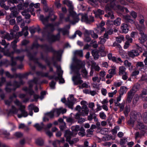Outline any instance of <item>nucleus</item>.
<instances>
[{
	"instance_id": "f257e3e1",
	"label": "nucleus",
	"mask_w": 147,
	"mask_h": 147,
	"mask_svg": "<svg viewBox=\"0 0 147 147\" xmlns=\"http://www.w3.org/2000/svg\"><path fill=\"white\" fill-rule=\"evenodd\" d=\"M84 66V65L80 60L76 61L71 65L70 68L75 74L72 77V78L75 85L81 84L83 82L81 79L79 70L81 67Z\"/></svg>"
},
{
	"instance_id": "f03ea898",
	"label": "nucleus",
	"mask_w": 147,
	"mask_h": 147,
	"mask_svg": "<svg viewBox=\"0 0 147 147\" xmlns=\"http://www.w3.org/2000/svg\"><path fill=\"white\" fill-rule=\"evenodd\" d=\"M40 47H41L42 49L46 52H53L54 54V58L56 57V58L58 59V57L60 55V51H55L51 45H40L37 42H35L32 45L31 49H33L34 48H37Z\"/></svg>"
},
{
	"instance_id": "7ed1b4c3",
	"label": "nucleus",
	"mask_w": 147,
	"mask_h": 147,
	"mask_svg": "<svg viewBox=\"0 0 147 147\" xmlns=\"http://www.w3.org/2000/svg\"><path fill=\"white\" fill-rule=\"evenodd\" d=\"M38 80L36 78H34L32 80L28 82L29 87H24L23 90L26 92H28V93L30 95H34V98L35 99H37L39 97L38 95L34 94V92L32 90V88L33 86V84H37Z\"/></svg>"
},
{
	"instance_id": "20e7f679",
	"label": "nucleus",
	"mask_w": 147,
	"mask_h": 147,
	"mask_svg": "<svg viewBox=\"0 0 147 147\" xmlns=\"http://www.w3.org/2000/svg\"><path fill=\"white\" fill-rule=\"evenodd\" d=\"M57 30L59 32V33L56 35L51 34L47 36L48 40L49 42H53L59 40L60 36V32H62L63 35L67 34L68 32L67 30H66L65 28H58L57 29Z\"/></svg>"
},
{
	"instance_id": "39448f33",
	"label": "nucleus",
	"mask_w": 147,
	"mask_h": 147,
	"mask_svg": "<svg viewBox=\"0 0 147 147\" xmlns=\"http://www.w3.org/2000/svg\"><path fill=\"white\" fill-rule=\"evenodd\" d=\"M24 82L22 81L18 82L14 81L13 83L11 82H9L7 83V86L5 88L6 91L8 92H10L12 90H15L16 89L20 87L21 85L23 84Z\"/></svg>"
},
{
	"instance_id": "423d86ee",
	"label": "nucleus",
	"mask_w": 147,
	"mask_h": 147,
	"mask_svg": "<svg viewBox=\"0 0 147 147\" xmlns=\"http://www.w3.org/2000/svg\"><path fill=\"white\" fill-rule=\"evenodd\" d=\"M15 104L17 106L19 107V110L21 112V114H17L18 117L19 118H21L22 117H26L28 115V113L25 110V106L22 105V103L17 99H16L14 101Z\"/></svg>"
},
{
	"instance_id": "0eeeda50",
	"label": "nucleus",
	"mask_w": 147,
	"mask_h": 147,
	"mask_svg": "<svg viewBox=\"0 0 147 147\" xmlns=\"http://www.w3.org/2000/svg\"><path fill=\"white\" fill-rule=\"evenodd\" d=\"M60 24V22L56 23L54 25L52 24H47L45 25V26L44 28V31L42 32V34L43 36L45 37V32L47 31V32H52L54 30L55 26H58Z\"/></svg>"
},
{
	"instance_id": "6e6552de",
	"label": "nucleus",
	"mask_w": 147,
	"mask_h": 147,
	"mask_svg": "<svg viewBox=\"0 0 147 147\" xmlns=\"http://www.w3.org/2000/svg\"><path fill=\"white\" fill-rule=\"evenodd\" d=\"M37 52H34L33 54H31L29 52L28 53V56L31 60L33 61L35 63L38 64V66L42 69H46V66L42 65L41 63L38 62V59L35 57V56L37 53Z\"/></svg>"
},
{
	"instance_id": "1a4fd4ad",
	"label": "nucleus",
	"mask_w": 147,
	"mask_h": 147,
	"mask_svg": "<svg viewBox=\"0 0 147 147\" xmlns=\"http://www.w3.org/2000/svg\"><path fill=\"white\" fill-rule=\"evenodd\" d=\"M73 16L74 17V20H75L76 19V23L78 22L79 21L80 17L81 18V20L82 22H85L86 23H88V18L86 14H79L77 15L76 13L75 16Z\"/></svg>"
},
{
	"instance_id": "9d476101",
	"label": "nucleus",
	"mask_w": 147,
	"mask_h": 147,
	"mask_svg": "<svg viewBox=\"0 0 147 147\" xmlns=\"http://www.w3.org/2000/svg\"><path fill=\"white\" fill-rule=\"evenodd\" d=\"M142 118L141 115L140 113H137L134 116L131 115L130 119L127 122L128 124L129 125L133 126L135 121L137 119L139 120Z\"/></svg>"
},
{
	"instance_id": "9b49d317",
	"label": "nucleus",
	"mask_w": 147,
	"mask_h": 147,
	"mask_svg": "<svg viewBox=\"0 0 147 147\" xmlns=\"http://www.w3.org/2000/svg\"><path fill=\"white\" fill-rule=\"evenodd\" d=\"M26 50H23L22 49H16L13 50V51L11 52H9V50H5L3 53L7 57H11V56H13V55L15 53L17 54H19L23 51H26Z\"/></svg>"
},
{
	"instance_id": "f8f14e48",
	"label": "nucleus",
	"mask_w": 147,
	"mask_h": 147,
	"mask_svg": "<svg viewBox=\"0 0 147 147\" xmlns=\"http://www.w3.org/2000/svg\"><path fill=\"white\" fill-rule=\"evenodd\" d=\"M64 4H66L69 8V13L72 16H74L76 13L73 11L74 7L72 2L68 0H64L63 1Z\"/></svg>"
},
{
	"instance_id": "ddd939ff",
	"label": "nucleus",
	"mask_w": 147,
	"mask_h": 147,
	"mask_svg": "<svg viewBox=\"0 0 147 147\" xmlns=\"http://www.w3.org/2000/svg\"><path fill=\"white\" fill-rule=\"evenodd\" d=\"M76 101V100L74 98V95L71 94L70 95L69 97L67 98V101L65 104L69 108L73 109V105Z\"/></svg>"
},
{
	"instance_id": "4468645a",
	"label": "nucleus",
	"mask_w": 147,
	"mask_h": 147,
	"mask_svg": "<svg viewBox=\"0 0 147 147\" xmlns=\"http://www.w3.org/2000/svg\"><path fill=\"white\" fill-rule=\"evenodd\" d=\"M5 73L6 76L7 77L10 78H13L15 76H16V77H18L22 78H24L27 77L28 75V73H26L23 74H15L13 75H11L8 71H5Z\"/></svg>"
},
{
	"instance_id": "2eb2a0df",
	"label": "nucleus",
	"mask_w": 147,
	"mask_h": 147,
	"mask_svg": "<svg viewBox=\"0 0 147 147\" xmlns=\"http://www.w3.org/2000/svg\"><path fill=\"white\" fill-rule=\"evenodd\" d=\"M54 65L57 68V72L58 75V76L55 77L54 78L56 81H57L58 80H59L60 78H61L63 71L61 69V67L60 66L56 64L55 63L54 64Z\"/></svg>"
},
{
	"instance_id": "dca6fc26",
	"label": "nucleus",
	"mask_w": 147,
	"mask_h": 147,
	"mask_svg": "<svg viewBox=\"0 0 147 147\" xmlns=\"http://www.w3.org/2000/svg\"><path fill=\"white\" fill-rule=\"evenodd\" d=\"M144 30H141L140 29H139L140 31L139 34L141 36V37L139 38V40H140V42L141 43H144L147 40V35L144 34L143 31Z\"/></svg>"
},
{
	"instance_id": "f3484780",
	"label": "nucleus",
	"mask_w": 147,
	"mask_h": 147,
	"mask_svg": "<svg viewBox=\"0 0 147 147\" xmlns=\"http://www.w3.org/2000/svg\"><path fill=\"white\" fill-rule=\"evenodd\" d=\"M36 74L37 75L42 77H48L50 80L53 79L55 77L54 75L49 76V73L48 72L44 73L42 71H38L36 72Z\"/></svg>"
},
{
	"instance_id": "a211bd4d",
	"label": "nucleus",
	"mask_w": 147,
	"mask_h": 147,
	"mask_svg": "<svg viewBox=\"0 0 147 147\" xmlns=\"http://www.w3.org/2000/svg\"><path fill=\"white\" fill-rule=\"evenodd\" d=\"M14 34L13 32L11 31L10 34L7 33L3 35L2 37L4 39H7L9 41L15 37Z\"/></svg>"
},
{
	"instance_id": "6ab92c4d",
	"label": "nucleus",
	"mask_w": 147,
	"mask_h": 147,
	"mask_svg": "<svg viewBox=\"0 0 147 147\" xmlns=\"http://www.w3.org/2000/svg\"><path fill=\"white\" fill-rule=\"evenodd\" d=\"M129 28L128 24L125 23L121 24V33L126 34L129 30Z\"/></svg>"
},
{
	"instance_id": "aec40b11",
	"label": "nucleus",
	"mask_w": 147,
	"mask_h": 147,
	"mask_svg": "<svg viewBox=\"0 0 147 147\" xmlns=\"http://www.w3.org/2000/svg\"><path fill=\"white\" fill-rule=\"evenodd\" d=\"M82 111L80 112L81 115L82 116H85L88 114L89 109L86 105H83L81 108Z\"/></svg>"
},
{
	"instance_id": "412c9836",
	"label": "nucleus",
	"mask_w": 147,
	"mask_h": 147,
	"mask_svg": "<svg viewBox=\"0 0 147 147\" xmlns=\"http://www.w3.org/2000/svg\"><path fill=\"white\" fill-rule=\"evenodd\" d=\"M34 11V8L32 7H29L28 10H25L22 12V14L23 16H25L27 13L30 12L32 15L34 16L35 13Z\"/></svg>"
},
{
	"instance_id": "4be33fe9",
	"label": "nucleus",
	"mask_w": 147,
	"mask_h": 147,
	"mask_svg": "<svg viewBox=\"0 0 147 147\" xmlns=\"http://www.w3.org/2000/svg\"><path fill=\"white\" fill-rule=\"evenodd\" d=\"M95 113H93L90 112L89 113V115L88 117V119L90 121H91L93 119H94V120L97 121L98 119L96 118L97 115Z\"/></svg>"
},
{
	"instance_id": "5701e85b",
	"label": "nucleus",
	"mask_w": 147,
	"mask_h": 147,
	"mask_svg": "<svg viewBox=\"0 0 147 147\" xmlns=\"http://www.w3.org/2000/svg\"><path fill=\"white\" fill-rule=\"evenodd\" d=\"M128 55L132 58H134L136 56L139 55L138 51L137 50H132L128 52Z\"/></svg>"
},
{
	"instance_id": "b1692460",
	"label": "nucleus",
	"mask_w": 147,
	"mask_h": 147,
	"mask_svg": "<svg viewBox=\"0 0 147 147\" xmlns=\"http://www.w3.org/2000/svg\"><path fill=\"white\" fill-rule=\"evenodd\" d=\"M135 93L131 91H129L127 93V101L128 103H130L132 100Z\"/></svg>"
},
{
	"instance_id": "393cba45",
	"label": "nucleus",
	"mask_w": 147,
	"mask_h": 147,
	"mask_svg": "<svg viewBox=\"0 0 147 147\" xmlns=\"http://www.w3.org/2000/svg\"><path fill=\"white\" fill-rule=\"evenodd\" d=\"M73 136V133L69 130H67L65 131L64 135V136L66 138V140L71 139Z\"/></svg>"
},
{
	"instance_id": "a878e982",
	"label": "nucleus",
	"mask_w": 147,
	"mask_h": 147,
	"mask_svg": "<svg viewBox=\"0 0 147 147\" xmlns=\"http://www.w3.org/2000/svg\"><path fill=\"white\" fill-rule=\"evenodd\" d=\"M49 18V16H47L45 18H44L43 16L42 15H40L39 17L40 20L42 22L43 24L45 25L48 23Z\"/></svg>"
},
{
	"instance_id": "bb28decb",
	"label": "nucleus",
	"mask_w": 147,
	"mask_h": 147,
	"mask_svg": "<svg viewBox=\"0 0 147 147\" xmlns=\"http://www.w3.org/2000/svg\"><path fill=\"white\" fill-rule=\"evenodd\" d=\"M100 53L101 56L102 57H104L106 55V53L105 50L104 46L102 45L99 48V50L98 51Z\"/></svg>"
},
{
	"instance_id": "cd10ccee",
	"label": "nucleus",
	"mask_w": 147,
	"mask_h": 147,
	"mask_svg": "<svg viewBox=\"0 0 147 147\" xmlns=\"http://www.w3.org/2000/svg\"><path fill=\"white\" fill-rule=\"evenodd\" d=\"M126 68L124 66H121L119 67V75H121L124 74H126L127 72L125 71Z\"/></svg>"
},
{
	"instance_id": "c85d7f7f",
	"label": "nucleus",
	"mask_w": 147,
	"mask_h": 147,
	"mask_svg": "<svg viewBox=\"0 0 147 147\" xmlns=\"http://www.w3.org/2000/svg\"><path fill=\"white\" fill-rule=\"evenodd\" d=\"M99 53V52L96 50H94L92 51V54L95 59H97L99 58L100 56Z\"/></svg>"
},
{
	"instance_id": "c756f323",
	"label": "nucleus",
	"mask_w": 147,
	"mask_h": 147,
	"mask_svg": "<svg viewBox=\"0 0 147 147\" xmlns=\"http://www.w3.org/2000/svg\"><path fill=\"white\" fill-rule=\"evenodd\" d=\"M81 61L84 65V66L81 68H82V75L85 78H86L87 77L88 72L86 70V69L85 68L84 63L82 62V61Z\"/></svg>"
},
{
	"instance_id": "7c9ffc66",
	"label": "nucleus",
	"mask_w": 147,
	"mask_h": 147,
	"mask_svg": "<svg viewBox=\"0 0 147 147\" xmlns=\"http://www.w3.org/2000/svg\"><path fill=\"white\" fill-rule=\"evenodd\" d=\"M34 126L36 128L37 130L40 131L41 130L42 128H44V125L42 123L40 124L37 123L34 125Z\"/></svg>"
},
{
	"instance_id": "2f4dec72",
	"label": "nucleus",
	"mask_w": 147,
	"mask_h": 147,
	"mask_svg": "<svg viewBox=\"0 0 147 147\" xmlns=\"http://www.w3.org/2000/svg\"><path fill=\"white\" fill-rule=\"evenodd\" d=\"M40 56H41V58L43 60H44L45 61L47 65L49 66V69H50V70H49L50 71H53V68L50 66V62L49 61H47L48 60L47 59H45L44 56H43L42 53H41Z\"/></svg>"
},
{
	"instance_id": "473e14b6",
	"label": "nucleus",
	"mask_w": 147,
	"mask_h": 147,
	"mask_svg": "<svg viewBox=\"0 0 147 147\" xmlns=\"http://www.w3.org/2000/svg\"><path fill=\"white\" fill-rule=\"evenodd\" d=\"M105 28L103 27H98L95 29V31L98 34H101L102 32L105 31Z\"/></svg>"
},
{
	"instance_id": "72a5a7b5",
	"label": "nucleus",
	"mask_w": 147,
	"mask_h": 147,
	"mask_svg": "<svg viewBox=\"0 0 147 147\" xmlns=\"http://www.w3.org/2000/svg\"><path fill=\"white\" fill-rule=\"evenodd\" d=\"M124 102H123L121 103H116L115 105V106L119 107L120 108V111L121 112L124 110Z\"/></svg>"
},
{
	"instance_id": "f704fd0d",
	"label": "nucleus",
	"mask_w": 147,
	"mask_h": 147,
	"mask_svg": "<svg viewBox=\"0 0 147 147\" xmlns=\"http://www.w3.org/2000/svg\"><path fill=\"white\" fill-rule=\"evenodd\" d=\"M35 143L37 145L39 146H42L43 145L44 142L42 138H40L36 140Z\"/></svg>"
},
{
	"instance_id": "c9c22d12",
	"label": "nucleus",
	"mask_w": 147,
	"mask_h": 147,
	"mask_svg": "<svg viewBox=\"0 0 147 147\" xmlns=\"http://www.w3.org/2000/svg\"><path fill=\"white\" fill-rule=\"evenodd\" d=\"M127 91V88L126 87L122 86L120 88L119 94L121 95H123V94L126 93Z\"/></svg>"
},
{
	"instance_id": "e433bc0d",
	"label": "nucleus",
	"mask_w": 147,
	"mask_h": 147,
	"mask_svg": "<svg viewBox=\"0 0 147 147\" xmlns=\"http://www.w3.org/2000/svg\"><path fill=\"white\" fill-rule=\"evenodd\" d=\"M18 111V110L17 109L15 106L12 105L11 106V109L9 110V113L13 114H17Z\"/></svg>"
},
{
	"instance_id": "4c0bfd02",
	"label": "nucleus",
	"mask_w": 147,
	"mask_h": 147,
	"mask_svg": "<svg viewBox=\"0 0 147 147\" xmlns=\"http://www.w3.org/2000/svg\"><path fill=\"white\" fill-rule=\"evenodd\" d=\"M140 85L139 84H134L132 88L130 90V91L135 93L140 88Z\"/></svg>"
},
{
	"instance_id": "58836bf2",
	"label": "nucleus",
	"mask_w": 147,
	"mask_h": 147,
	"mask_svg": "<svg viewBox=\"0 0 147 147\" xmlns=\"http://www.w3.org/2000/svg\"><path fill=\"white\" fill-rule=\"evenodd\" d=\"M77 34L80 37H81L82 35V33L80 31L78 30L75 32L74 34L70 37V38L71 39H74L76 37Z\"/></svg>"
},
{
	"instance_id": "ea45409f",
	"label": "nucleus",
	"mask_w": 147,
	"mask_h": 147,
	"mask_svg": "<svg viewBox=\"0 0 147 147\" xmlns=\"http://www.w3.org/2000/svg\"><path fill=\"white\" fill-rule=\"evenodd\" d=\"M69 15L72 16V17L73 18V20L72 21V20H70V19H69L70 16H68L67 18H65V21L67 22H69L70 23H71V24H75L76 23V19L75 20H74V17L72 15H71L70 14H69Z\"/></svg>"
},
{
	"instance_id": "a19ab883",
	"label": "nucleus",
	"mask_w": 147,
	"mask_h": 147,
	"mask_svg": "<svg viewBox=\"0 0 147 147\" xmlns=\"http://www.w3.org/2000/svg\"><path fill=\"white\" fill-rule=\"evenodd\" d=\"M19 40L18 39H16L14 40L11 43V47L13 49V50L17 48V46L16 45V43Z\"/></svg>"
},
{
	"instance_id": "79ce46f5",
	"label": "nucleus",
	"mask_w": 147,
	"mask_h": 147,
	"mask_svg": "<svg viewBox=\"0 0 147 147\" xmlns=\"http://www.w3.org/2000/svg\"><path fill=\"white\" fill-rule=\"evenodd\" d=\"M124 64L126 67H129V69L130 68L131 69L133 68L131 63L127 60H125L124 61Z\"/></svg>"
},
{
	"instance_id": "37998d69",
	"label": "nucleus",
	"mask_w": 147,
	"mask_h": 147,
	"mask_svg": "<svg viewBox=\"0 0 147 147\" xmlns=\"http://www.w3.org/2000/svg\"><path fill=\"white\" fill-rule=\"evenodd\" d=\"M136 127L140 130H142L144 128L145 126L143 123L138 122Z\"/></svg>"
},
{
	"instance_id": "c03bdc74",
	"label": "nucleus",
	"mask_w": 147,
	"mask_h": 147,
	"mask_svg": "<svg viewBox=\"0 0 147 147\" xmlns=\"http://www.w3.org/2000/svg\"><path fill=\"white\" fill-rule=\"evenodd\" d=\"M124 18L126 22H129L131 23H134V21L131 19V17L129 15H126L124 17Z\"/></svg>"
},
{
	"instance_id": "a18cd8bd",
	"label": "nucleus",
	"mask_w": 147,
	"mask_h": 147,
	"mask_svg": "<svg viewBox=\"0 0 147 147\" xmlns=\"http://www.w3.org/2000/svg\"><path fill=\"white\" fill-rule=\"evenodd\" d=\"M0 6L3 8H4L5 10H7L9 9V7L6 5L5 3V2L3 1H1L0 2Z\"/></svg>"
},
{
	"instance_id": "49530a36",
	"label": "nucleus",
	"mask_w": 147,
	"mask_h": 147,
	"mask_svg": "<svg viewBox=\"0 0 147 147\" xmlns=\"http://www.w3.org/2000/svg\"><path fill=\"white\" fill-rule=\"evenodd\" d=\"M94 13L95 14V16L98 17V16H99L100 15L103 14L104 11L100 9H98L95 12H94Z\"/></svg>"
},
{
	"instance_id": "de8ad7c7",
	"label": "nucleus",
	"mask_w": 147,
	"mask_h": 147,
	"mask_svg": "<svg viewBox=\"0 0 147 147\" xmlns=\"http://www.w3.org/2000/svg\"><path fill=\"white\" fill-rule=\"evenodd\" d=\"M74 55H78L80 57H82L83 56V51L82 50H76L74 52Z\"/></svg>"
},
{
	"instance_id": "09e8293b",
	"label": "nucleus",
	"mask_w": 147,
	"mask_h": 147,
	"mask_svg": "<svg viewBox=\"0 0 147 147\" xmlns=\"http://www.w3.org/2000/svg\"><path fill=\"white\" fill-rule=\"evenodd\" d=\"M23 1V0H8L7 2L8 4L11 3L13 4L14 3H22Z\"/></svg>"
},
{
	"instance_id": "8fccbe9b",
	"label": "nucleus",
	"mask_w": 147,
	"mask_h": 147,
	"mask_svg": "<svg viewBox=\"0 0 147 147\" xmlns=\"http://www.w3.org/2000/svg\"><path fill=\"white\" fill-rule=\"evenodd\" d=\"M18 14V12L15 9V10L12 11L10 14V16L11 18L16 17Z\"/></svg>"
},
{
	"instance_id": "3c124183",
	"label": "nucleus",
	"mask_w": 147,
	"mask_h": 147,
	"mask_svg": "<svg viewBox=\"0 0 147 147\" xmlns=\"http://www.w3.org/2000/svg\"><path fill=\"white\" fill-rule=\"evenodd\" d=\"M9 57H11V63L10 65L12 67L15 66L17 63L16 62L14 61V59H15L14 57L13 56H11Z\"/></svg>"
},
{
	"instance_id": "603ef678",
	"label": "nucleus",
	"mask_w": 147,
	"mask_h": 147,
	"mask_svg": "<svg viewBox=\"0 0 147 147\" xmlns=\"http://www.w3.org/2000/svg\"><path fill=\"white\" fill-rule=\"evenodd\" d=\"M66 119L67 122L71 124L75 122L74 119L71 117H66Z\"/></svg>"
},
{
	"instance_id": "864d4df0",
	"label": "nucleus",
	"mask_w": 147,
	"mask_h": 147,
	"mask_svg": "<svg viewBox=\"0 0 147 147\" xmlns=\"http://www.w3.org/2000/svg\"><path fill=\"white\" fill-rule=\"evenodd\" d=\"M144 19H142L140 20L139 22L141 24V26L140 28V27H139L138 29H141V30H144L145 28L144 25Z\"/></svg>"
},
{
	"instance_id": "5fc2aeb1",
	"label": "nucleus",
	"mask_w": 147,
	"mask_h": 147,
	"mask_svg": "<svg viewBox=\"0 0 147 147\" xmlns=\"http://www.w3.org/2000/svg\"><path fill=\"white\" fill-rule=\"evenodd\" d=\"M99 41L98 42V43L102 45L104 44L106 40L102 36L99 37Z\"/></svg>"
},
{
	"instance_id": "6e6d98bb",
	"label": "nucleus",
	"mask_w": 147,
	"mask_h": 147,
	"mask_svg": "<svg viewBox=\"0 0 147 147\" xmlns=\"http://www.w3.org/2000/svg\"><path fill=\"white\" fill-rule=\"evenodd\" d=\"M121 23V19L120 18H117L116 20H115L114 23V25L116 26H119L120 25Z\"/></svg>"
},
{
	"instance_id": "4d7b16f0",
	"label": "nucleus",
	"mask_w": 147,
	"mask_h": 147,
	"mask_svg": "<svg viewBox=\"0 0 147 147\" xmlns=\"http://www.w3.org/2000/svg\"><path fill=\"white\" fill-rule=\"evenodd\" d=\"M142 118L144 122L147 123V112H144L143 113Z\"/></svg>"
},
{
	"instance_id": "13d9d810",
	"label": "nucleus",
	"mask_w": 147,
	"mask_h": 147,
	"mask_svg": "<svg viewBox=\"0 0 147 147\" xmlns=\"http://www.w3.org/2000/svg\"><path fill=\"white\" fill-rule=\"evenodd\" d=\"M98 34L94 32V31L92 30L91 36L92 38L94 39H96L98 38Z\"/></svg>"
},
{
	"instance_id": "bf43d9fd",
	"label": "nucleus",
	"mask_w": 147,
	"mask_h": 147,
	"mask_svg": "<svg viewBox=\"0 0 147 147\" xmlns=\"http://www.w3.org/2000/svg\"><path fill=\"white\" fill-rule=\"evenodd\" d=\"M28 28L27 26H25L24 28H23L21 32H18V36H22L23 34V32L25 31V30H28Z\"/></svg>"
},
{
	"instance_id": "052dcab7",
	"label": "nucleus",
	"mask_w": 147,
	"mask_h": 147,
	"mask_svg": "<svg viewBox=\"0 0 147 147\" xmlns=\"http://www.w3.org/2000/svg\"><path fill=\"white\" fill-rule=\"evenodd\" d=\"M54 112L53 111H51L49 112L46 113L45 115L48 117H49L50 118H52L54 117Z\"/></svg>"
},
{
	"instance_id": "680f3d73",
	"label": "nucleus",
	"mask_w": 147,
	"mask_h": 147,
	"mask_svg": "<svg viewBox=\"0 0 147 147\" xmlns=\"http://www.w3.org/2000/svg\"><path fill=\"white\" fill-rule=\"evenodd\" d=\"M124 39V37L123 36H119L116 38V41L119 43H120Z\"/></svg>"
},
{
	"instance_id": "e2e57ef3",
	"label": "nucleus",
	"mask_w": 147,
	"mask_h": 147,
	"mask_svg": "<svg viewBox=\"0 0 147 147\" xmlns=\"http://www.w3.org/2000/svg\"><path fill=\"white\" fill-rule=\"evenodd\" d=\"M71 129L73 131H77L80 129V126L78 125L73 126L71 127Z\"/></svg>"
},
{
	"instance_id": "0e129e2a",
	"label": "nucleus",
	"mask_w": 147,
	"mask_h": 147,
	"mask_svg": "<svg viewBox=\"0 0 147 147\" xmlns=\"http://www.w3.org/2000/svg\"><path fill=\"white\" fill-rule=\"evenodd\" d=\"M144 135V134H140L139 132H137L135 134V139H136L138 138H140Z\"/></svg>"
},
{
	"instance_id": "69168bd1",
	"label": "nucleus",
	"mask_w": 147,
	"mask_h": 147,
	"mask_svg": "<svg viewBox=\"0 0 147 147\" xmlns=\"http://www.w3.org/2000/svg\"><path fill=\"white\" fill-rule=\"evenodd\" d=\"M60 128L61 130L63 131L66 127V124L65 122H63L61 123L60 126Z\"/></svg>"
},
{
	"instance_id": "338daca9",
	"label": "nucleus",
	"mask_w": 147,
	"mask_h": 147,
	"mask_svg": "<svg viewBox=\"0 0 147 147\" xmlns=\"http://www.w3.org/2000/svg\"><path fill=\"white\" fill-rule=\"evenodd\" d=\"M109 74L112 75L115 74L116 73V68L114 67L113 68L110 69L109 70Z\"/></svg>"
},
{
	"instance_id": "774afa93",
	"label": "nucleus",
	"mask_w": 147,
	"mask_h": 147,
	"mask_svg": "<svg viewBox=\"0 0 147 147\" xmlns=\"http://www.w3.org/2000/svg\"><path fill=\"white\" fill-rule=\"evenodd\" d=\"M33 6L36 8H38L40 7V4L39 3H36L35 4H34L33 3H31L30 5V7H33Z\"/></svg>"
}]
</instances>
